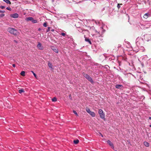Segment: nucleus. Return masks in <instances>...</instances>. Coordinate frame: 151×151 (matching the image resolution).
Wrapping results in <instances>:
<instances>
[{"label":"nucleus","instance_id":"f257e3e1","mask_svg":"<svg viewBox=\"0 0 151 151\" xmlns=\"http://www.w3.org/2000/svg\"><path fill=\"white\" fill-rule=\"evenodd\" d=\"M136 43L138 47H142L144 43L143 39L140 37H137L136 40Z\"/></svg>","mask_w":151,"mask_h":151},{"label":"nucleus","instance_id":"f03ea898","mask_svg":"<svg viewBox=\"0 0 151 151\" xmlns=\"http://www.w3.org/2000/svg\"><path fill=\"white\" fill-rule=\"evenodd\" d=\"M104 25H102L101 27H100L99 29V30H95V32L99 34V35H98L99 36H101L105 32V30L104 29Z\"/></svg>","mask_w":151,"mask_h":151},{"label":"nucleus","instance_id":"7ed1b4c3","mask_svg":"<svg viewBox=\"0 0 151 151\" xmlns=\"http://www.w3.org/2000/svg\"><path fill=\"white\" fill-rule=\"evenodd\" d=\"M8 31L12 34H13L14 35H16L17 34V30L13 28H9L8 29Z\"/></svg>","mask_w":151,"mask_h":151},{"label":"nucleus","instance_id":"20e7f679","mask_svg":"<svg viewBox=\"0 0 151 151\" xmlns=\"http://www.w3.org/2000/svg\"><path fill=\"white\" fill-rule=\"evenodd\" d=\"M99 114L100 115L101 118L103 119H105V114L101 109H99Z\"/></svg>","mask_w":151,"mask_h":151},{"label":"nucleus","instance_id":"39448f33","mask_svg":"<svg viewBox=\"0 0 151 151\" xmlns=\"http://www.w3.org/2000/svg\"><path fill=\"white\" fill-rule=\"evenodd\" d=\"M86 78L88 81H90L91 83H93V81L92 78L90 76L88 75L84 74L83 75Z\"/></svg>","mask_w":151,"mask_h":151},{"label":"nucleus","instance_id":"423d86ee","mask_svg":"<svg viewBox=\"0 0 151 151\" xmlns=\"http://www.w3.org/2000/svg\"><path fill=\"white\" fill-rule=\"evenodd\" d=\"M86 111L89 113L92 117H94L95 116V114L94 112L91 111L88 108H86Z\"/></svg>","mask_w":151,"mask_h":151},{"label":"nucleus","instance_id":"0eeeda50","mask_svg":"<svg viewBox=\"0 0 151 151\" xmlns=\"http://www.w3.org/2000/svg\"><path fill=\"white\" fill-rule=\"evenodd\" d=\"M37 47V48L40 50H42L43 48V47L42 46L40 42L38 43Z\"/></svg>","mask_w":151,"mask_h":151},{"label":"nucleus","instance_id":"6e6552de","mask_svg":"<svg viewBox=\"0 0 151 151\" xmlns=\"http://www.w3.org/2000/svg\"><path fill=\"white\" fill-rule=\"evenodd\" d=\"M11 17L13 18H17L18 17V14L17 13H14L11 15Z\"/></svg>","mask_w":151,"mask_h":151},{"label":"nucleus","instance_id":"1a4fd4ad","mask_svg":"<svg viewBox=\"0 0 151 151\" xmlns=\"http://www.w3.org/2000/svg\"><path fill=\"white\" fill-rule=\"evenodd\" d=\"M107 143L109 145L111 146V147L113 149H114V145L110 141V140H108L107 141Z\"/></svg>","mask_w":151,"mask_h":151},{"label":"nucleus","instance_id":"9d476101","mask_svg":"<svg viewBox=\"0 0 151 151\" xmlns=\"http://www.w3.org/2000/svg\"><path fill=\"white\" fill-rule=\"evenodd\" d=\"M115 87L118 89H122L123 88V86L121 85H116L115 86Z\"/></svg>","mask_w":151,"mask_h":151},{"label":"nucleus","instance_id":"9b49d317","mask_svg":"<svg viewBox=\"0 0 151 151\" xmlns=\"http://www.w3.org/2000/svg\"><path fill=\"white\" fill-rule=\"evenodd\" d=\"M52 49L55 52L57 53H58V50L56 47H52Z\"/></svg>","mask_w":151,"mask_h":151},{"label":"nucleus","instance_id":"f8f14e48","mask_svg":"<svg viewBox=\"0 0 151 151\" xmlns=\"http://www.w3.org/2000/svg\"><path fill=\"white\" fill-rule=\"evenodd\" d=\"M48 67L51 69H53V66L52 65V64L50 63V62H48Z\"/></svg>","mask_w":151,"mask_h":151},{"label":"nucleus","instance_id":"ddd939ff","mask_svg":"<svg viewBox=\"0 0 151 151\" xmlns=\"http://www.w3.org/2000/svg\"><path fill=\"white\" fill-rule=\"evenodd\" d=\"M92 22L93 23H95L97 25L99 24L100 26V25L101 22H99L98 21H96L94 20H92Z\"/></svg>","mask_w":151,"mask_h":151},{"label":"nucleus","instance_id":"4468645a","mask_svg":"<svg viewBox=\"0 0 151 151\" xmlns=\"http://www.w3.org/2000/svg\"><path fill=\"white\" fill-rule=\"evenodd\" d=\"M150 16V14L148 13L145 14L144 16V18L145 19H147L148 17Z\"/></svg>","mask_w":151,"mask_h":151},{"label":"nucleus","instance_id":"2eb2a0df","mask_svg":"<svg viewBox=\"0 0 151 151\" xmlns=\"http://www.w3.org/2000/svg\"><path fill=\"white\" fill-rule=\"evenodd\" d=\"M144 145L146 147H149L150 146L149 143L145 141L144 142Z\"/></svg>","mask_w":151,"mask_h":151},{"label":"nucleus","instance_id":"dca6fc26","mask_svg":"<svg viewBox=\"0 0 151 151\" xmlns=\"http://www.w3.org/2000/svg\"><path fill=\"white\" fill-rule=\"evenodd\" d=\"M33 18L32 17H28L26 18L25 20L27 21H32Z\"/></svg>","mask_w":151,"mask_h":151},{"label":"nucleus","instance_id":"f3484780","mask_svg":"<svg viewBox=\"0 0 151 151\" xmlns=\"http://www.w3.org/2000/svg\"><path fill=\"white\" fill-rule=\"evenodd\" d=\"M78 31L80 32H83V34H84V32L86 31H83L82 29L80 28H79L78 29Z\"/></svg>","mask_w":151,"mask_h":151},{"label":"nucleus","instance_id":"a211bd4d","mask_svg":"<svg viewBox=\"0 0 151 151\" xmlns=\"http://www.w3.org/2000/svg\"><path fill=\"white\" fill-rule=\"evenodd\" d=\"M85 40L86 41L88 42L90 44H91V42L90 40L89 39L85 38Z\"/></svg>","mask_w":151,"mask_h":151},{"label":"nucleus","instance_id":"6ab92c4d","mask_svg":"<svg viewBox=\"0 0 151 151\" xmlns=\"http://www.w3.org/2000/svg\"><path fill=\"white\" fill-rule=\"evenodd\" d=\"M3 1L7 4H10L11 3L9 0H3Z\"/></svg>","mask_w":151,"mask_h":151},{"label":"nucleus","instance_id":"aec40b11","mask_svg":"<svg viewBox=\"0 0 151 151\" xmlns=\"http://www.w3.org/2000/svg\"><path fill=\"white\" fill-rule=\"evenodd\" d=\"M24 92V90L23 89L19 90V92L20 93H21L22 92Z\"/></svg>","mask_w":151,"mask_h":151},{"label":"nucleus","instance_id":"412c9836","mask_svg":"<svg viewBox=\"0 0 151 151\" xmlns=\"http://www.w3.org/2000/svg\"><path fill=\"white\" fill-rule=\"evenodd\" d=\"M32 22L33 23H36L37 22V21L36 20L34 19L33 18L32 19Z\"/></svg>","mask_w":151,"mask_h":151},{"label":"nucleus","instance_id":"4be33fe9","mask_svg":"<svg viewBox=\"0 0 151 151\" xmlns=\"http://www.w3.org/2000/svg\"><path fill=\"white\" fill-rule=\"evenodd\" d=\"M25 73L24 71H22L21 72L20 74L22 76H24L25 75Z\"/></svg>","mask_w":151,"mask_h":151},{"label":"nucleus","instance_id":"5701e85b","mask_svg":"<svg viewBox=\"0 0 151 151\" xmlns=\"http://www.w3.org/2000/svg\"><path fill=\"white\" fill-rule=\"evenodd\" d=\"M52 101L53 102H55L57 101V99L55 97H54L52 99Z\"/></svg>","mask_w":151,"mask_h":151},{"label":"nucleus","instance_id":"b1692460","mask_svg":"<svg viewBox=\"0 0 151 151\" xmlns=\"http://www.w3.org/2000/svg\"><path fill=\"white\" fill-rule=\"evenodd\" d=\"M79 142V140H75L74 141V143L75 144L78 143Z\"/></svg>","mask_w":151,"mask_h":151},{"label":"nucleus","instance_id":"393cba45","mask_svg":"<svg viewBox=\"0 0 151 151\" xmlns=\"http://www.w3.org/2000/svg\"><path fill=\"white\" fill-rule=\"evenodd\" d=\"M43 26L44 27H47V23L45 22H44V23H43Z\"/></svg>","mask_w":151,"mask_h":151},{"label":"nucleus","instance_id":"a878e982","mask_svg":"<svg viewBox=\"0 0 151 151\" xmlns=\"http://www.w3.org/2000/svg\"><path fill=\"white\" fill-rule=\"evenodd\" d=\"M73 113L76 115L77 116H78V115L77 113V112L75 110H73Z\"/></svg>","mask_w":151,"mask_h":151},{"label":"nucleus","instance_id":"bb28decb","mask_svg":"<svg viewBox=\"0 0 151 151\" xmlns=\"http://www.w3.org/2000/svg\"><path fill=\"white\" fill-rule=\"evenodd\" d=\"M31 72L33 74L34 76L36 78H37V76H36V75L35 73L33 71H31Z\"/></svg>","mask_w":151,"mask_h":151},{"label":"nucleus","instance_id":"cd10ccee","mask_svg":"<svg viewBox=\"0 0 151 151\" xmlns=\"http://www.w3.org/2000/svg\"><path fill=\"white\" fill-rule=\"evenodd\" d=\"M60 35H62V36H65L66 35V32L65 33H62Z\"/></svg>","mask_w":151,"mask_h":151},{"label":"nucleus","instance_id":"c85d7f7f","mask_svg":"<svg viewBox=\"0 0 151 151\" xmlns=\"http://www.w3.org/2000/svg\"><path fill=\"white\" fill-rule=\"evenodd\" d=\"M50 27H48L47 29V30L46 31V32H49V31H50Z\"/></svg>","mask_w":151,"mask_h":151},{"label":"nucleus","instance_id":"c756f323","mask_svg":"<svg viewBox=\"0 0 151 151\" xmlns=\"http://www.w3.org/2000/svg\"><path fill=\"white\" fill-rule=\"evenodd\" d=\"M89 27L91 29H92V30H94L95 29V27L93 26H92L91 27Z\"/></svg>","mask_w":151,"mask_h":151},{"label":"nucleus","instance_id":"7c9ffc66","mask_svg":"<svg viewBox=\"0 0 151 151\" xmlns=\"http://www.w3.org/2000/svg\"><path fill=\"white\" fill-rule=\"evenodd\" d=\"M5 15V14H2L0 15V17H4Z\"/></svg>","mask_w":151,"mask_h":151},{"label":"nucleus","instance_id":"2f4dec72","mask_svg":"<svg viewBox=\"0 0 151 151\" xmlns=\"http://www.w3.org/2000/svg\"><path fill=\"white\" fill-rule=\"evenodd\" d=\"M5 6H0V8H1L2 9H3L5 8Z\"/></svg>","mask_w":151,"mask_h":151},{"label":"nucleus","instance_id":"473e14b6","mask_svg":"<svg viewBox=\"0 0 151 151\" xmlns=\"http://www.w3.org/2000/svg\"><path fill=\"white\" fill-rule=\"evenodd\" d=\"M6 9L7 10H9V11L11 10V8L10 7H6Z\"/></svg>","mask_w":151,"mask_h":151},{"label":"nucleus","instance_id":"72a5a7b5","mask_svg":"<svg viewBox=\"0 0 151 151\" xmlns=\"http://www.w3.org/2000/svg\"><path fill=\"white\" fill-rule=\"evenodd\" d=\"M117 8H118V9L120 8V5H119V4H117Z\"/></svg>","mask_w":151,"mask_h":151},{"label":"nucleus","instance_id":"f704fd0d","mask_svg":"<svg viewBox=\"0 0 151 151\" xmlns=\"http://www.w3.org/2000/svg\"><path fill=\"white\" fill-rule=\"evenodd\" d=\"M5 12L4 11L0 10V13H4Z\"/></svg>","mask_w":151,"mask_h":151},{"label":"nucleus","instance_id":"c9c22d12","mask_svg":"<svg viewBox=\"0 0 151 151\" xmlns=\"http://www.w3.org/2000/svg\"><path fill=\"white\" fill-rule=\"evenodd\" d=\"M12 66H13L14 67H14H15V64H13L12 65Z\"/></svg>","mask_w":151,"mask_h":151},{"label":"nucleus","instance_id":"e433bc0d","mask_svg":"<svg viewBox=\"0 0 151 151\" xmlns=\"http://www.w3.org/2000/svg\"><path fill=\"white\" fill-rule=\"evenodd\" d=\"M100 134L102 137H103V135L101 133H100Z\"/></svg>","mask_w":151,"mask_h":151},{"label":"nucleus","instance_id":"4c0bfd02","mask_svg":"<svg viewBox=\"0 0 151 151\" xmlns=\"http://www.w3.org/2000/svg\"><path fill=\"white\" fill-rule=\"evenodd\" d=\"M51 31H52V32H54V29H52V30H51Z\"/></svg>","mask_w":151,"mask_h":151},{"label":"nucleus","instance_id":"58836bf2","mask_svg":"<svg viewBox=\"0 0 151 151\" xmlns=\"http://www.w3.org/2000/svg\"><path fill=\"white\" fill-rule=\"evenodd\" d=\"M149 119L151 120V117H149Z\"/></svg>","mask_w":151,"mask_h":151},{"label":"nucleus","instance_id":"ea45409f","mask_svg":"<svg viewBox=\"0 0 151 151\" xmlns=\"http://www.w3.org/2000/svg\"><path fill=\"white\" fill-rule=\"evenodd\" d=\"M41 30L40 29V28H39V29H38V30Z\"/></svg>","mask_w":151,"mask_h":151},{"label":"nucleus","instance_id":"a19ab883","mask_svg":"<svg viewBox=\"0 0 151 151\" xmlns=\"http://www.w3.org/2000/svg\"><path fill=\"white\" fill-rule=\"evenodd\" d=\"M52 2H53L54 1V0H52Z\"/></svg>","mask_w":151,"mask_h":151},{"label":"nucleus","instance_id":"79ce46f5","mask_svg":"<svg viewBox=\"0 0 151 151\" xmlns=\"http://www.w3.org/2000/svg\"><path fill=\"white\" fill-rule=\"evenodd\" d=\"M150 127H151V124L150 125Z\"/></svg>","mask_w":151,"mask_h":151},{"label":"nucleus","instance_id":"37998d69","mask_svg":"<svg viewBox=\"0 0 151 151\" xmlns=\"http://www.w3.org/2000/svg\"><path fill=\"white\" fill-rule=\"evenodd\" d=\"M14 41L15 42H16V40H14Z\"/></svg>","mask_w":151,"mask_h":151},{"label":"nucleus","instance_id":"c03bdc74","mask_svg":"<svg viewBox=\"0 0 151 151\" xmlns=\"http://www.w3.org/2000/svg\"><path fill=\"white\" fill-rule=\"evenodd\" d=\"M116 151H117V150H116Z\"/></svg>","mask_w":151,"mask_h":151}]
</instances>
